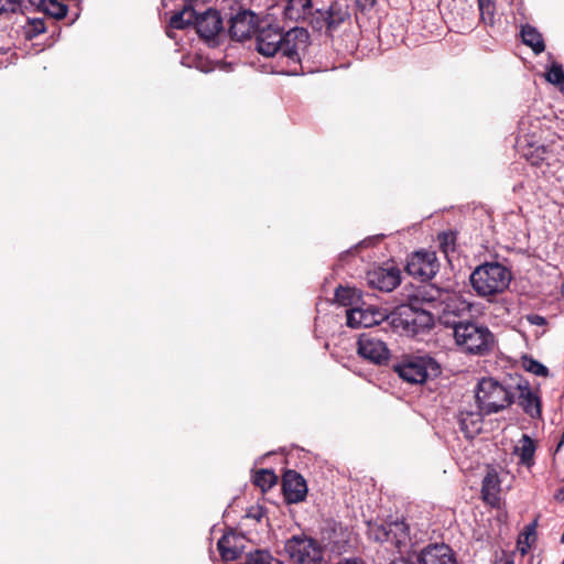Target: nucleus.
<instances>
[{"instance_id":"nucleus-38","label":"nucleus","mask_w":564,"mask_h":564,"mask_svg":"<svg viewBox=\"0 0 564 564\" xmlns=\"http://www.w3.org/2000/svg\"><path fill=\"white\" fill-rule=\"evenodd\" d=\"M31 24L33 26V31L39 34L43 33L45 31L44 21L42 19H33L31 21Z\"/></svg>"},{"instance_id":"nucleus-44","label":"nucleus","mask_w":564,"mask_h":564,"mask_svg":"<svg viewBox=\"0 0 564 564\" xmlns=\"http://www.w3.org/2000/svg\"><path fill=\"white\" fill-rule=\"evenodd\" d=\"M521 553L524 554L525 553V549L524 547H521Z\"/></svg>"},{"instance_id":"nucleus-4","label":"nucleus","mask_w":564,"mask_h":564,"mask_svg":"<svg viewBox=\"0 0 564 564\" xmlns=\"http://www.w3.org/2000/svg\"><path fill=\"white\" fill-rule=\"evenodd\" d=\"M511 281L510 271L498 262L477 267L470 274V282L480 296H490L503 292Z\"/></svg>"},{"instance_id":"nucleus-43","label":"nucleus","mask_w":564,"mask_h":564,"mask_svg":"<svg viewBox=\"0 0 564 564\" xmlns=\"http://www.w3.org/2000/svg\"><path fill=\"white\" fill-rule=\"evenodd\" d=\"M561 292H562V295L564 296V280H563V283H562Z\"/></svg>"},{"instance_id":"nucleus-30","label":"nucleus","mask_w":564,"mask_h":564,"mask_svg":"<svg viewBox=\"0 0 564 564\" xmlns=\"http://www.w3.org/2000/svg\"><path fill=\"white\" fill-rule=\"evenodd\" d=\"M480 19L485 24L495 23V3L492 0H477Z\"/></svg>"},{"instance_id":"nucleus-17","label":"nucleus","mask_w":564,"mask_h":564,"mask_svg":"<svg viewBox=\"0 0 564 564\" xmlns=\"http://www.w3.org/2000/svg\"><path fill=\"white\" fill-rule=\"evenodd\" d=\"M196 31L200 37L213 39L223 29V21L218 11L208 9L196 18Z\"/></svg>"},{"instance_id":"nucleus-6","label":"nucleus","mask_w":564,"mask_h":564,"mask_svg":"<svg viewBox=\"0 0 564 564\" xmlns=\"http://www.w3.org/2000/svg\"><path fill=\"white\" fill-rule=\"evenodd\" d=\"M395 371L404 381L423 383L441 372L440 365L430 356H412L395 366Z\"/></svg>"},{"instance_id":"nucleus-16","label":"nucleus","mask_w":564,"mask_h":564,"mask_svg":"<svg viewBox=\"0 0 564 564\" xmlns=\"http://www.w3.org/2000/svg\"><path fill=\"white\" fill-rule=\"evenodd\" d=\"M283 492L289 503L303 501L307 495V486L303 476L294 470H288L283 476Z\"/></svg>"},{"instance_id":"nucleus-29","label":"nucleus","mask_w":564,"mask_h":564,"mask_svg":"<svg viewBox=\"0 0 564 564\" xmlns=\"http://www.w3.org/2000/svg\"><path fill=\"white\" fill-rule=\"evenodd\" d=\"M245 564H283L268 551L257 550L249 553Z\"/></svg>"},{"instance_id":"nucleus-32","label":"nucleus","mask_w":564,"mask_h":564,"mask_svg":"<svg viewBox=\"0 0 564 564\" xmlns=\"http://www.w3.org/2000/svg\"><path fill=\"white\" fill-rule=\"evenodd\" d=\"M43 10L53 18L62 19L67 14V7L56 0L42 1Z\"/></svg>"},{"instance_id":"nucleus-26","label":"nucleus","mask_w":564,"mask_h":564,"mask_svg":"<svg viewBox=\"0 0 564 564\" xmlns=\"http://www.w3.org/2000/svg\"><path fill=\"white\" fill-rule=\"evenodd\" d=\"M361 293L355 288L338 286L335 291V301L343 306H350L360 300Z\"/></svg>"},{"instance_id":"nucleus-28","label":"nucleus","mask_w":564,"mask_h":564,"mask_svg":"<svg viewBox=\"0 0 564 564\" xmlns=\"http://www.w3.org/2000/svg\"><path fill=\"white\" fill-rule=\"evenodd\" d=\"M253 481L258 487H260L264 491L276 484L278 477L272 470L260 469L256 473Z\"/></svg>"},{"instance_id":"nucleus-33","label":"nucleus","mask_w":564,"mask_h":564,"mask_svg":"<svg viewBox=\"0 0 564 564\" xmlns=\"http://www.w3.org/2000/svg\"><path fill=\"white\" fill-rule=\"evenodd\" d=\"M522 366L523 368L535 375V376H540V377H547L549 376V369L542 365L540 361L531 358V357H523L522 359Z\"/></svg>"},{"instance_id":"nucleus-41","label":"nucleus","mask_w":564,"mask_h":564,"mask_svg":"<svg viewBox=\"0 0 564 564\" xmlns=\"http://www.w3.org/2000/svg\"><path fill=\"white\" fill-rule=\"evenodd\" d=\"M390 564H416V556H414V562L406 560L404 557H399L393 560Z\"/></svg>"},{"instance_id":"nucleus-18","label":"nucleus","mask_w":564,"mask_h":564,"mask_svg":"<svg viewBox=\"0 0 564 564\" xmlns=\"http://www.w3.org/2000/svg\"><path fill=\"white\" fill-rule=\"evenodd\" d=\"M485 412L477 405L476 410L464 408L459 411L458 422L466 437L473 438L482 430Z\"/></svg>"},{"instance_id":"nucleus-3","label":"nucleus","mask_w":564,"mask_h":564,"mask_svg":"<svg viewBox=\"0 0 564 564\" xmlns=\"http://www.w3.org/2000/svg\"><path fill=\"white\" fill-rule=\"evenodd\" d=\"M444 325L453 329L455 343L465 352L484 355L494 344V336L486 326L474 322L449 319L448 314H445Z\"/></svg>"},{"instance_id":"nucleus-37","label":"nucleus","mask_w":564,"mask_h":564,"mask_svg":"<svg viewBox=\"0 0 564 564\" xmlns=\"http://www.w3.org/2000/svg\"><path fill=\"white\" fill-rule=\"evenodd\" d=\"M530 324L536 325V326H544L546 324V321L543 316L538 314H531L527 317Z\"/></svg>"},{"instance_id":"nucleus-45","label":"nucleus","mask_w":564,"mask_h":564,"mask_svg":"<svg viewBox=\"0 0 564 564\" xmlns=\"http://www.w3.org/2000/svg\"><path fill=\"white\" fill-rule=\"evenodd\" d=\"M561 540H562V542L564 543V531H563V534H562V539H561Z\"/></svg>"},{"instance_id":"nucleus-2","label":"nucleus","mask_w":564,"mask_h":564,"mask_svg":"<svg viewBox=\"0 0 564 564\" xmlns=\"http://www.w3.org/2000/svg\"><path fill=\"white\" fill-rule=\"evenodd\" d=\"M308 40V32L301 26H294L289 31L278 23L261 22L256 32V50L265 57L281 53L293 62L300 61V50Z\"/></svg>"},{"instance_id":"nucleus-13","label":"nucleus","mask_w":564,"mask_h":564,"mask_svg":"<svg viewBox=\"0 0 564 564\" xmlns=\"http://www.w3.org/2000/svg\"><path fill=\"white\" fill-rule=\"evenodd\" d=\"M367 284L382 292L393 291L401 282V271L397 267L375 268L367 272Z\"/></svg>"},{"instance_id":"nucleus-35","label":"nucleus","mask_w":564,"mask_h":564,"mask_svg":"<svg viewBox=\"0 0 564 564\" xmlns=\"http://www.w3.org/2000/svg\"><path fill=\"white\" fill-rule=\"evenodd\" d=\"M192 14L191 7H184L182 11L174 13L170 20V26L177 30H183L188 26L185 21V15Z\"/></svg>"},{"instance_id":"nucleus-20","label":"nucleus","mask_w":564,"mask_h":564,"mask_svg":"<svg viewBox=\"0 0 564 564\" xmlns=\"http://www.w3.org/2000/svg\"><path fill=\"white\" fill-rule=\"evenodd\" d=\"M545 150L546 166L560 169L564 166V138L552 135V138L543 144Z\"/></svg>"},{"instance_id":"nucleus-10","label":"nucleus","mask_w":564,"mask_h":564,"mask_svg":"<svg viewBox=\"0 0 564 564\" xmlns=\"http://www.w3.org/2000/svg\"><path fill=\"white\" fill-rule=\"evenodd\" d=\"M400 323L404 329L412 334H420L426 329L432 328L434 319L431 313L426 310H420L412 304L400 307L399 311Z\"/></svg>"},{"instance_id":"nucleus-9","label":"nucleus","mask_w":564,"mask_h":564,"mask_svg":"<svg viewBox=\"0 0 564 564\" xmlns=\"http://www.w3.org/2000/svg\"><path fill=\"white\" fill-rule=\"evenodd\" d=\"M438 261L434 251H417L406 263V272L422 281L431 280L438 271Z\"/></svg>"},{"instance_id":"nucleus-36","label":"nucleus","mask_w":564,"mask_h":564,"mask_svg":"<svg viewBox=\"0 0 564 564\" xmlns=\"http://www.w3.org/2000/svg\"><path fill=\"white\" fill-rule=\"evenodd\" d=\"M545 79L555 86L564 80V70L562 65L553 62L545 74Z\"/></svg>"},{"instance_id":"nucleus-34","label":"nucleus","mask_w":564,"mask_h":564,"mask_svg":"<svg viewBox=\"0 0 564 564\" xmlns=\"http://www.w3.org/2000/svg\"><path fill=\"white\" fill-rule=\"evenodd\" d=\"M545 150L543 148V144L540 147L534 148L529 153L525 154L527 160L530 162L531 165L536 167H542L543 165H546V156H545Z\"/></svg>"},{"instance_id":"nucleus-39","label":"nucleus","mask_w":564,"mask_h":564,"mask_svg":"<svg viewBox=\"0 0 564 564\" xmlns=\"http://www.w3.org/2000/svg\"><path fill=\"white\" fill-rule=\"evenodd\" d=\"M377 0H356L357 4L362 9L372 8L376 4Z\"/></svg>"},{"instance_id":"nucleus-7","label":"nucleus","mask_w":564,"mask_h":564,"mask_svg":"<svg viewBox=\"0 0 564 564\" xmlns=\"http://www.w3.org/2000/svg\"><path fill=\"white\" fill-rule=\"evenodd\" d=\"M284 551L295 564H322L323 562L322 545L305 534L288 539Z\"/></svg>"},{"instance_id":"nucleus-22","label":"nucleus","mask_w":564,"mask_h":564,"mask_svg":"<svg viewBox=\"0 0 564 564\" xmlns=\"http://www.w3.org/2000/svg\"><path fill=\"white\" fill-rule=\"evenodd\" d=\"M499 476L495 470H490L486 474L481 482L482 499L490 505H495L499 501Z\"/></svg>"},{"instance_id":"nucleus-11","label":"nucleus","mask_w":564,"mask_h":564,"mask_svg":"<svg viewBox=\"0 0 564 564\" xmlns=\"http://www.w3.org/2000/svg\"><path fill=\"white\" fill-rule=\"evenodd\" d=\"M358 354L377 365L388 361L390 351L383 340L378 337L362 334L358 338Z\"/></svg>"},{"instance_id":"nucleus-12","label":"nucleus","mask_w":564,"mask_h":564,"mask_svg":"<svg viewBox=\"0 0 564 564\" xmlns=\"http://www.w3.org/2000/svg\"><path fill=\"white\" fill-rule=\"evenodd\" d=\"M347 326L351 328L372 327L384 321L388 315L384 310L373 307H352L346 311Z\"/></svg>"},{"instance_id":"nucleus-8","label":"nucleus","mask_w":564,"mask_h":564,"mask_svg":"<svg viewBox=\"0 0 564 564\" xmlns=\"http://www.w3.org/2000/svg\"><path fill=\"white\" fill-rule=\"evenodd\" d=\"M369 533L377 542L392 544L399 553H403L410 544L409 527L403 520L373 524Z\"/></svg>"},{"instance_id":"nucleus-40","label":"nucleus","mask_w":564,"mask_h":564,"mask_svg":"<svg viewBox=\"0 0 564 564\" xmlns=\"http://www.w3.org/2000/svg\"><path fill=\"white\" fill-rule=\"evenodd\" d=\"M196 18H198V14L196 11L192 8V14L185 15V21L188 25L194 24L196 26Z\"/></svg>"},{"instance_id":"nucleus-27","label":"nucleus","mask_w":564,"mask_h":564,"mask_svg":"<svg viewBox=\"0 0 564 564\" xmlns=\"http://www.w3.org/2000/svg\"><path fill=\"white\" fill-rule=\"evenodd\" d=\"M23 0H0V20H9L12 15L23 12Z\"/></svg>"},{"instance_id":"nucleus-31","label":"nucleus","mask_w":564,"mask_h":564,"mask_svg":"<svg viewBox=\"0 0 564 564\" xmlns=\"http://www.w3.org/2000/svg\"><path fill=\"white\" fill-rule=\"evenodd\" d=\"M440 249L445 256H448L455 250L456 234L454 231H444L437 236Z\"/></svg>"},{"instance_id":"nucleus-24","label":"nucleus","mask_w":564,"mask_h":564,"mask_svg":"<svg viewBox=\"0 0 564 564\" xmlns=\"http://www.w3.org/2000/svg\"><path fill=\"white\" fill-rule=\"evenodd\" d=\"M534 453V442L529 435L523 434L520 445L514 448V454L519 456L520 464L531 467L533 465Z\"/></svg>"},{"instance_id":"nucleus-14","label":"nucleus","mask_w":564,"mask_h":564,"mask_svg":"<svg viewBox=\"0 0 564 564\" xmlns=\"http://www.w3.org/2000/svg\"><path fill=\"white\" fill-rule=\"evenodd\" d=\"M415 556L416 564H457L453 550L444 543L429 544Z\"/></svg>"},{"instance_id":"nucleus-42","label":"nucleus","mask_w":564,"mask_h":564,"mask_svg":"<svg viewBox=\"0 0 564 564\" xmlns=\"http://www.w3.org/2000/svg\"><path fill=\"white\" fill-rule=\"evenodd\" d=\"M555 498L560 501H563L564 500V487L561 488L557 494L555 495Z\"/></svg>"},{"instance_id":"nucleus-21","label":"nucleus","mask_w":564,"mask_h":564,"mask_svg":"<svg viewBox=\"0 0 564 564\" xmlns=\"http://www.w3.org/2000/svg\"><path fill=\"white\" fill-rule=\"evenodd\" d=\"M518 403L522 410L532 419L541 416L540 398L529 387L519 386Z\"/></svg>"},{"instance_id":"nucleus-23","label":"nucleus","mask_w":564,"mask_h":564,"mask_svg":"<svg viewBox=\"0 0 564 564\" xmlns=\"http://www.w3.org/2000/svg\"><path fill=\"white\" fill-rule=\"evenodd\" d=\"M522 42L532 48L533 53L539 55L545 50L542 34L533 26L527 24L521 30Z\"/></svg>"},{"instance_id":"nucleus-15","label":"nucleus","mask_w":564,"mask_h":564,"mask_svg":"<svg viewBox=\"0 0 564 564\" xmlns=\"http://www.w3.org/2000/svg\"><path fill=\"white\" fill-rule=\"evenodd\" d=\"M257 15L250 11L237 13L230 20L229 32L239 42L249 39L256 31Z\"/></svg>"},{"instance_id":"nucleus-5","label":"nucleus","mask_w":564,"mask_h":564,"mask_svg":"<svg viewBox=\"0 0 564 564\" xmlns=\"http://www.w3.org/2000/svg\"><path fill=\"white\" fill-rule=\"evenodd\" d=\"M476 401L485 414L497 413L512 404V391L494 378L481 379L475 390Z\"/></svg>"},{"instance_id":"nucleus-1","label":"nucleus","mask_w":564,"mask_h":564,"mask_svg":"<svg viewBox=\"0 0 564 564\" xmlns=\"http://www.w3.org/2000/svg\"><path fill=\"white\" fill-rule=\"evenodd\" d=\"M282 15L286 21L332 34L349 19L350 12L345 0H335L327 9L317 8L313 0H286Z\"/></svg>"},{"instance_id":"nucleus-25","label":"nucleus","mask_w":564,"mask_h":564,"mask_svg":"<svg viewBox=\"0 0 564 564\" xmlns=\"http://www.w3.org/2000/svg\"><path fill=\"white\" fill-rule=\"evenodd\" d=\"M471 305L463 301L460 299H453L449 303L446 304V307L443 311V315L441 317L444 323L445 314H448L449 319H456L457 317L463 316L466 313H469Z\"/></svg>"},{"instance_id":"nucleus-19","label":"nucleus","mask_w":564,"mask_h":564,"mask_svg":"<svg viewBox=\"0 0 564 564\" xmlns=\"http://www.w3.org/2000/svg\"><path fill=\"white\" fill-rule=\"evenodd\" d=\"M220 556L226 562L235 561L241 554L243 545L241 538L234 532L225 533L217 543Z\"/></svg>"}]
</instances>
